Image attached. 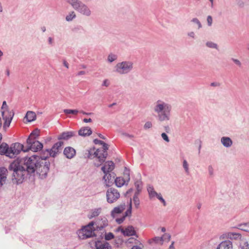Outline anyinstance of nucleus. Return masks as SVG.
<instances>
[{"label":"nucleus","instance_id":"1","mask_svg":"<svg viewBox=\"0 0 249 249\" xmlns=\"http://www.w3.org/2000/svg\"><path fill=\"white\" fill-rule=\"evenodd\" d=\"M107 225V222L106 219L96 222L91 221L88 225L83 227L81 229L78 231V236L81 239H85L93 237L95 236L94 231L96 229L101 230Z\"/></svg>","mask_w":249,"mask_h":249},{"label":"nucleus","instance_id":"2","mask_svg":"<svg viewBox=\"0 0 249 249\" xmlns=\"http://www.w3.org/2000/svg\"><path fill=\"white\" fill-rule=\"evenodd\" d=\"M10 171H13L12 180L17 184L21 183L25 174L27 173L23 165H21L18 160L12 162L9 167Z\"/></svg>","mask_w":249,"mask_h":249},{"label":"nucleus","instance_id":"3","mask_svg":"<svg viewBox=\"0 0 249 249\" xmlns=\"http://www.w3.org/2000/svg\"><path fill=\"white\" fill-rule=\"evenodd\" d=\"M40 160L39 157L33 155L30 157H25L20 160L19 162L21 165H23L26 172L30 174L34 173L38 166Z\"/></svg>","mask_w":249,"mask_h":249},{"label":"nucleus","instance_id":"4","mask_svg":"<svg viewBox=\"0 0 249 249\" xmlns=\"http://www.w3.org/2000/svg\"><path fill=\"white\" fill-rule=\"evenodd\" d=\"M107 150L104 148L97 149H95V147L90 148L87 150V157L90 159L96 158L97 161L95 162L94 164L96 166L99 167L105 161L107 155Z\"/></svg>","mask_w":249,"mask_h":249},{"label":"nucleus","instance_id":"5","mask_svg":"<svg viewBox=\"0 0 249 249\" xmlns=\"http://www.w3.org/2000/svg\"><path fill=\"white\" fill-rule=\"evenodd\" d=\"M171 109V107L169 105L160 100L157 102L154 108V110L158 113L159 119L160 121L169 119Z\"/></svg>","mask_w":249,"mask_h":249},{"label":"nucleus","instance_id":"6","mask_svg":"<svg viewBox=\"0 0 249 249\" xmlns=\"http://www.w3.org/2000/svg\"><path fill=\"white\" fill-rule=\"evenodd\" d=\"M22 150L25 152L28 150H24L23 144L20 143H13L11 144L10 146H9L8 153L7 157L10 158H15Z\"/></svg>","mask_w":249,"mask_h":249},{"label":"nucleus","instance_id":"7","mask_svg":"<svg viewBox=\"0 0 249 249\" xmlns=\"http://www.w3.org/2000/svg\"><path fill=\"white\" fill-rule=\"evenodd\" d=\"M120 197V194L119 192L115 188H110L107 191V201L108 203L111 204L116 202Z\"/></svg>","mask_w":249,"mask_h":249},{"label":"nucleus","instance_id":"8","mask_svg":"<svg viewBox=\"0 0 249 249\" xmlns=\"http://www.w3.org/2000/svg\"><path fill=\"white\" fill-rule=\"evenodd\" d=\"M133 68V63L124 61L118 63L116 66V71L120 74H125L129 72Z\"/></svg>","mask_w":249,"mask_h":249},{"label":"nucleus","instance_id":"9","mask_svg":"<svg viewBox=\"0 0 249 249\" xmlns=\"http://www.w3.org/2000/svg\"><path fill=\"white\" fill-rule=\"evenodd\" d=\"M2 117L4 121L3 128H6L10 126L12 120L14 115V112L6 109L1 112Z\"/></svg>","mask_w":249,"mask_h":249},{"label":"nucleus","instance_id":"10","mask_svg":"<svg viewBox=\"0 0 249 249\" xmlns=\"http://www.w3.org/2000/svg\"><path fill=\"white\" fill-rule=\"evenodd\" d=\"M49 162L46 161L43 165L40 164L39 162H38V166L36 167V171L37 173L41 178L46 177L49 171Z\"/></svg>","mask_w":249,"mask_h":249},{"label":"nucleus","instance_id":"11","mask_svg":"<svg viewBox=\"0 0 249 249\" xmlns=\"http://www.w3.org/2000/svg\"><path fill=\"white\" fill-rule=\"evenodd\" d=\"M64 143L62 142H58L54 143L50 149H47L46 151L50 157H55L59 153L61 147Z\"/></svg>","mask_w":249,"mask_h":249},{"label":"nucleus","instance_id":"12","mask_svg":"<svg viewBox=\"0 0 249 249\" xmlns=\"http://www.w3.org/2000/svg\"><path fill=\"white\" fill-rule=\"evenodd\" d=\"M74 9L77 10L81 14L87 16H89L91 14V11L89 8L86 5L82 3L81 1L76 6V8H75Z\"/></svg>","mask_w":249,"mask_h":249},{"label":"nucleus","instance_id":"13","mask_svg":"<svg viewBox=\"0 0 249 249\" xmlns=\"http://www.w3.org/2000/svg\"><path fill=\"white\" fill-rule=\"evenodd\" d=\"M30 142L31 143L27 142L29 146L28 150L30 149L34 152H36L38 150L42 149V148H43L42 143L38 141L32 140Z\"/></svg>","mask_w":249,"mask_h":249},{"label":"nucleus","instance_id":"14","mask_svg":"<svg viewBox=\"0 0 249 249\" xmlns=\"http://www.w3.org/2000/svg\"><path fill=\"white\" fill-rule=\"evenodd\" d=\"M118 231H121L124 235L127 236L135 235L136 233V231L132 226H128L125 228L120 227L118 228Z\"/></svg>","mask_w":249,"mask_h":249},{"label":"nucleus","instance_id":"15","mask_svg":"<svg viewBox=\"0 0 249 249\" xmlns=\"http://www.w3.org/2000/svg\"><path fill=\"white\" fill-rule=\"evenodd\" d=\"M126 208V205L125 203H122L117 207H115L111 211V215L115 218L118 214L121 213Z\"/></svg>","mask_w":249,"mask_h":249},{"label":"nucleus","instance_id":"16","mask_svg":"<svg viewBox=\"0 0 249 249\" xmlns=\"http://www.w3.org/2000/svg\"><path fill=\"white\" fill-rule=\"evenodd\" d=\"M114 169V164L112 161H107L101 168L104 174L110 173Z\"/></svg>","mask_w":249,"mask_h":249},{"label":"nucleus","instance_id":"17","mask_svg":"<svg viewBox=\"0 0 249 249\" xmlns=\"http://www.w3.org/2000/svg\"><path fill=\"white\" fill-rule=\"evenodd\" d=\"M63 153L67 158L71 159L75 156L76 151L73 148L68 146L65 148Z\"/></svg>","mask_w":249,"mask_h":249},{"label":"nucleus","instance_id":"18","mask_svg":"<svg viewBox=\"0 0 249 249\" xmlns=\"http://www.w3.org/2000/svg\"><path fill=\"white\" fill-rule=\"evenodd\" d=\"M132 213V200L130 199L129 207L126 211L124 213V215L121 218H116V221L118 224L122 223L125 219L126 216H130L131 215Z\"/></svg>","mask_w":249,"mask_h":249},{"label":"nucleus","instance_id":"19","mask_svg":"<svg viewBox=\"0 0 249 249\" xmlns=\"http://www.w3.org/2000/svg\"><path fill=\"white\" fill-rule=\"evenodd\" d=\"M76 135V133L73 131H67L61 133L58 137V140H68L71 137Z\"/></svg>","mask_w":249,"mask_h":249},{"label":"nucleus","instance_id":"20","mask_svg":"<svg viewBox=\"0 0 249 249\" xmlns=\"http://www.w3.org/2000/svg\"><path fill=\"white\" fill-rule=\"evenodd\" d=\"M222 238H226L231 240H237L241 238V235L239 233L229 232L223 235Z\"/></svg>","mask_w":249,"mask_h":249},{"label":"nucleus","instance_id":"21","mask_svg":"<svg viewBox=\"0 0 249 249\" xmlns=\"http://www.w3.org/2000/svg\"><path fill=\"white\" fill-rule=\"evenodd\" d=\"M216 249H232V243L229 240L222 241Z\"/></svg>","mask_w":249,"mask_h":249},{"label":"nucleus","instance_id":"22","mask_svg":"<svg viewBox=\"0 0 249 249\" xmlns=\"http://www.w3.org/2000/svg\"><path fill=\"white\" fill-rule=\"evenodd\" d=\"M114 177H112L110 173H106L103 177L105 184L107 186H110L113 182Z\"/></svg>","mask_w":249,"mask_h":249},{"label":"nucleus","instance_id":"23","mask_svg":"<svg viewBox=\"0 0 249 249\" xmlns=\"http://www.w3.org/2000/svg\"><path fill=\"white\" fill-rule=\"evenodd\" d=\"M96 249H111V246L107 242L98 241L95 243Z\"/></svg>","mask_w":249,"mask_h":249},{"label":"nucleus","instance_id":"24","mask_svg":"<svg viewBox=\"0 0 249 249\" xmlns=\"http://www.w3.org/2000/svg\"><path fill=\"white\" fill-rule=\"evenodd\" d=\"M7 170L5 168H0V185L1 186L5 183L7 178Z\"/></svg>","mask_w":249,"mask_h":249},{"label":"nucleus","instance_id":"25","mask_svg":"<svg viewBox=\"0 0 249 249\" xmlns=\"http://www.w3.org/2000/svg\"><path fill=\"white\" fill-rule=\"evenodd\" d=\"M92 134V130L89 127L81 128L78 131V134L83 137L89 136Z\"/></svg>","mask_w":249,"mask_h":249},{"label":"nucleus","instance_id":"26","mask_svg":"<svg viewBox=\"0 0 249 249\" xmlns=\"http://www.w3.org/2000/svg\"><path fill=\"white\" fill-rule=\"evenodd\" d=\"M9 145L5 142L0 143V154L7 156L8 153Z\"/></svg>","mask_w":249,"mask_h":249},{"label":"nucleus","instance_id":"27","mask_svg":"<svg viewBox=\"0 0 249 249\" xmlns=\"http://www.w3.org/2000/svg\"><path fill=\"white\" fill-rule=\"evenodd\" d=\"M101 212V208H96L93 210H91L89 214L88 215V217L89 219H92L94 217L98 216Z\"/></svg>","mask_w":249,"mask_h":249},{"label":"nucleus","instance_id":"28","mask_svg":"<svg viewBox=\"0 0 249 249\" xmlns=\"http://www.w3.org/2000/svg\"><path fill=\"white\" fill-rule=\"evenodd\" d=\"M39 131L38 129L34 130L29 135L28 138L27 139V142H30L32 140H36V139L39 136Z\"/></svg>","mask_w":249,"mask_h":249},{"label":"nucleus","instance_id":"29","mask_svg":"<svg viewBox=\"0 0 249 249\" xmlns=\"http://www.w3.org/2000/svg\"><path fill=\"white\" fill-rule=\"evenodd\" d=\"M25 117L28 122H31L36 119V114L33 111H28L26 113Z\"/></svg>","mask_w":249,"mask_h":249},{"label":"nucleus","instance_id":"30","mask_svg":"<svg viewBox=\"0 0 249 249\" xmlns=\"http://www.w3.org/2000/svg\"><path fill=\"white\" fill-rule=\"evenodd\" d=\"M221 142L226 147H230L232 144V141L229 137H222L221 139Z\"/></svg>","mask_w":249,"mask_h":249},{"label":"nucleus","instance_id":"31","mask_svg":"<svg viewBox=\"0 0 249 249\" xmlns=\"http://www.w3.org/2000/svg\"><path fill=\"white\" fill-rule=\"evenodd\" d=\"M116 185L118 187L123 186L125 182V180L122 177H118L114 180Z\"/></svg>","mask_w":249,"mask_h":249},{"label":"nucleus","instance_id":"32","mask_svg":"<svg viewBox=\"0 0 249 249\" xmlns=\"http://www.w3.org/2000/svg\"><path fill=\"white\" fill-rule=\"evenodd\" d=\"M162 239L161 237H155L149 239L148 242L151 244L155 243L162 245L163 244Z\"/></svg>","mask_w":249,"mask_h":249},{"label":"nucleus","instance_id":"33","mask_svg":"<svg viewBox=\"0 0 249 249\" xmlns=\"http://www.w3.org/2000/svg\"><path fill=\"white\" fill-rule=\"evenodd\" d=\"M147 191L149 194L150 198H152L157 195V193L155 191L154 188L152 186H149L147 188Z\"/></svg>","mask_w":249,"mask_h":249},{"label":"nucleus","instance_id":"34","mask_svg":"<svg viewBox=\"0 0 249 249\" xmlns=\"http://www.w3.org/2000/svg\"><path fill=\"white\" fill-rule=\"evenodd\" d=\"M138 193H135L133 198V202L136 208H138L140 205V200L138 197Z\"/></svg>","mask_w":249,"mask_h":249},{"label":"nucleus","instance_id":"35","mask_svg":"<svg viewBox=\"0 0 249 249\" xmlns=\"http://www.w3.org/2000/svg\"><path fill=\"white\" fill-rule=\"evenodd\" d=\"M93 142L96 144L102 145L103 148H104L105 150H108V145L107 143H105L103 141H102L98 139H94Z\"/></svg>","mask_w":249,"mask_h":249},{"label":"nucleus","instance_id":"36","mask_svg":"<svg viewBox=\"0 0 249 249\" xmlns=\"http://www.w3.org/2000/svg\"><path fill=\"white\" fill-rule=\"evenodd\" d=\"M63 112L66 114H72L75 115H76L79 112V111L77 109H65L63 110Z\"/></svg>","mask_w":249,"mask_h":249},{"label":"nucleus","instance_id":"37","mask_svg":"<svg viewBox=\"0 0 249 249\" xmlns=\"http://www.w3.org/2000/svg\"><path fill=\"white\" fill-rule=\"evenodd\" d=\"M240 246L241 249H249V244L247 241L245 240H242Z\"/></svg>","mask_w":249,"mask_h":249},{"label":"nucleus","instance_id":"38","mask_svg":"<svg viewBox=\"0 0 249 249\" xmlns=\"http://www.w3.org/2000/svg\"><path fill=\"white\" fill-rule=\"evenodd\" d=\"M161 237L162 238V243L163 242H168L170 240L171 235L169 233H165Z\"/></svg>","mask_w":249,"mask_h":249},{"label":"nucleus","instance_id":"39","mask_svg":"<svg viewBox=\"0 0 249 249\" xmlns=\"http://www.w3.org/2000/svg\"><path fill=\"white\" fill-rule=\"evenodd\" d=\"M76 15L73 11L70 13L68 15L66 16V19L67 21H71L73 18H75Z\"/></svg>","mask_w":249,"mask_h":249},{"label":"nucleus","instance_id":"40","mask_svg":"<svg viewBox=\"0 0 249 249\" xmlns=\"http://www.w3.org/2000/svg\"><path fill=\"white\" fill-rule=\"evenodd\" d=\"M240 226L241 230L247 232H249V223L243 224Z\"/></svg>","mask_w":249,"mask_h":249},{"label":"nucleus","instance_id":"41","mask_svg":"<svg viewBox=\"0 0 249 249\" xmlns=\"http://www.w3.org/2000/svg\"><path fill=\"white\" fill-rule=\"evenodd\" d=\"M114 236L112 232H108L106 233L105 238L106 240H109L114 238Z\"/></svg>","mask_w":249,"mask_h":249},{"label":"nucleus","instance_id":"42","mask_svg":"<svg viewBox=\"0 0 249 249\" xmlns=\"http://www.w3.org/2000/svg\"><path fill=\"white\" fill-rule=\"evenodd\" d=\"M135 185L137 189V192L136 193H138L139 194V192L142 189V182L141 181H137L135 182Z\"/></svg>","mask_w":249,"mask_h":249},{"label":"nucleus","instance_id":"43","mask_svg":"<svg viewBox=\"0 0 249 249\" xmlns=\"http://www.w3.org/2000/svg\"><path fill=\"white\" fill-rule=\"evenodd\" d=\"M117 59V56L113 54H110L108 56V61L112 62Z\"/></svg>","mask_w":249,"mask_h":249},{"label":"nucleus","instance_id":"44","mask_svg":"<svg viewBox=\"0 0 249 249\" xmlns=\"http://www.w3.org/2000/svg\"><path fill=\"white\" fill-rule=\"evenodd\" d=\"M206 45L208 47H209L210 48H217V45L213 42H208L206 43Z\"/></svg>","mask_w":249,"mask_h":249},{"label":"nucleus","instance_id":"45","mask_svg":"<svg viewBox=\"0 0 249 249\" xmlns=\"http://www.w3.org/2000/svg\"><path fill=\"white\" fill-rule=\"evenodd\" d=\"M183 166L185 169L186 172L188 173H189V168H188V164L186 160H184L183 162Z\"/></svg>","mask_w":249,"mask_h":249},{"label":"nucleus","instance_id":"46","mask_svg":"<svg viewBox=\"0 0 249 249\" xmlns=\"http://www.w3.org/2000/svg\"><path fill=\"white\" fill-rule=\"evenodd\" d=\"M156 196L161 201V202L163 203L164 206L166 205V202H165L164 199L162 198V197L161 196V195L160 194H157V195H156Z\"/></svg>","mask_w":249,"mask_h":249},{"label":"nucleus","instance_id":"47","mask_svg":"<svg viewBox=\"0 0 249 249\" xmlns=\"http://www.w3.org/2000/svg\"><path fill=\"white\" fill-rule=\"evenodd\" d=\"M8 109V106L6 104V102L5 101L3 102L2 107H1V111H3L4 110Z\"/></svg>","mask_w":249,"mask_h":249},{"label":"nucleus","instance_id":"48","mask_svg":"<svg viewBox=\"0 0 249 249\" xmlns=\"http://www.w3.org/2000/svg\"><path fill=\"white\" fill-rule=\"evenodd\" d=\"M152 126V124L151 122H146L144 125V128L145 129H147V128H151V127Z\"/></svg>","mask_w":249,"mask_h":249},{"label":"nucleus","instance_id":"49","mask_svg":"<svg viewBox=\"0 0 249 249\" xmlns=\"http://www.w3.org/2000/svg\"><path fill=\"white\" fill-rule=\"evenodd\" d=\"M193 22H195L196 23L198 26V28H200L201 27V24L200 22V21L198 20V19L196 18H194L192 20Z\"/></svg>","mask_w":249,"mask_h":249},{"label":"nucleus","instance_id":"50","mask_svg":"<svg viewBox=\"0 0 249 249\" xmlns=\"http://www.w3.org/2000/svg\"><path fill=\"white\" fill-rule=\"evenodd\" d=\"M161 137H162V139L164 140H165L166 142H169V139L168 138V137L166 135V134H165V133H162L161 134Z\"/></svg>","mask_w":249,"mask_h":249},{"label":"nucleus","instance_id":"51","mask_svg":"<svg viewBox=\"0 0 249 249\" xmlns=\"http://www.w3.org/2000/svg\"><path fill=\"white\" fill-rule=\"evenodd\" d=\"M231 60L238 66H241V63L239 60L234 58H232Z\"/></svg>","mask_w":249,"mask_h":249},{"label":"nucleus","instance_id":"52","mask_svg":"<svg viewBox=\"0 0 249 249\" xmlns=\"http://www.w3.org/2000/svg\"><path fill=\"white\" fill-rule=\"evenodd\" d=\"M207 22H208V24L209 26H211L212 25V21H213V19H212V18L211 16H209L208 17H207Z\"/></svg>","mask_w":249,"mask_h":249},{"label":"nucleus","instance_id":"53","mask_svg":"<svg viewBox=\"0 0 249 249\" xmlns=\"http://www.w3.org/2000/svg\"><path fill=\"white\" fill-rule=\"evenodd\" d=\"M103 86L106 87H108L109 86V82L106 79L104 81Z\"/></svg>","mask_w":249,"mask_h":249},{"label":"nucleus","instance_id":"54","mask_svg":"<svg viewBox=\"0 0 249 249\" xmlns=\"http://www.w3.org/2000/svg\"><path fill=\"white\" fill-rule=\"evenodd\" d=\"M86 74V72L84 71H79L77 74V75L78 76H80V75H84Z\"/></svg>","mask_w":249,"mask_h":249},{"label":"nucleus","instance_id":"55","mask_svg":"<svg viewBox=\"0 0 249 249\" xmlns=\"http://www.w3.org/2000/svg\"><path fill=\"white\" fill-rule=\"evenodd\" d=\"M91 121H92V120L90 118H89V119L85 118L83 120V122L85 123H86L91 122Z\"/></svg>","mask_w":249,"mask_h":249},{"label":"nucleus","instance_id":"56","mask_svg":"<svg viewBox=\"0 0 249 249\" xmlns=\"http://www.w3.org/2000/svg\"><path fill=\"white\" fill-rule=\"evenodd\" d=\"M131 249H142V248L139 246H134Z\"/></svg>","mask_w":249,"mask_h":249},{"label":"nucleus","instance_id":"57","mask_svg":"<svg viewBox=\"0 0 249 249\" xmlns=\"http://www.w3.org/2000/svg\"><path fill=\"white\" fill-rule=\"evenodd\" d=\"M219 85V84L218 83H214V82L212 83L211 84V86H213V87L218 86Z\"/></svg>","mask_w":249,"mask_h":249},{"label":"nucleus","instance_id":"58","mask_svg":"<svg viewBox=\"0 0 249 249\" xmlns=\"http://www.w3.org/2000/svg\"><path fill=\"white\" fill-rule=\"evenodd\" d=\"M79 112L81 113H82L83 114H84V115H89V114H91V113H87L86 112H84L83 110L80 111H79Z\"/></svg>","mask_w":249,"mask_h":249},{"label":"nucleus","instance_id":"59","mask_svg":"<svg viewBox=\"0 0 249 249\" xmlns=\"http://www.w3.org/2000/svg\"><path fill=\"white\" fill-rule=\"evenodd\" d=\"M63 64H64V65L67 68H69V65H68V63L66 61H64L63 62Z\"/></svg>","mask_w":249,"mask_h":249},{"label":"nucleus","instance_id":"60","mask_svg":"<svg viewBox=\"0 0 249 249\" xmlns=\"http://www.w3.org/2000/svg\"><path fill=\"white\" fill-rule=\"evenodd\" d=\"M188 35L190 36H191L192 37H194V35H195V34L194 32H191L190 33L188 34Z\"/></svg>","mask_w":249,"mask_h":249},{"label":"nucleus","instance_id":"61","mask_svg":"<svg viewBox=\"0 0 249 249\" xmlns=\"http://www.w3.org/2000/svg\"><path fill=\"white\" fill-rule=\"evenodd\" d=\"M98 136H99L100 138H101V139H105V138L104 137V136H103L102 134H98Z\"/></svg>","mask_w":249,"mask_h":249},{"label":"nucleus","instance_id":"62","mask_svg":"<svg viewBox=\"0 0 249 249\" xmlns=\"http://www.w3.org/2000/svg\"><path fill=\"white\" fill-rule=\"evenodd\" d=\"M174 242H173L171 244V245L170 246V249H174Z\"/></svg>","mask_w":249,"mask_h":249},{"label":"nucleus","instance_id":"63","mask_svg":"<svg viewBox=\"0 0 249 249\" xmlns=\"http://www.w3.org/2000/svg\"><path fill=\"white\" fill-rule=\"evenodd\" d=\"M161 231L162 232H164L165 231L166 229H165V228L164 227H162L161 228Z\"/></svg>","mask_w":249,"mask_h":249},{"label":"nucleus","instance_id":"64","mask_svg":"<svg viewBox=\"0 0 249 249\" xmlns=\"http://www.w3.org/2000/svg\"><path fill=\"white\" fill-rule=\"evenodd\" d=\"M49 42L50 44L52 43V38L51 37L49 38Z\"/></svg>","mask_w":249,"mask_h":249}]
</instances>
